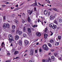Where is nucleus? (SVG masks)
Segmentation results:
<instances>
[{
  "mask_svg": "<svg viewBox=\"0 0 62 62\" xmlns=\"http://www.w3.org/2000/svg\"><path fill=\"white\" fill-rule=\"evenodd\" d=\"M18 53H19V52H18V51H15L14 52V54H15V55H16L17 54H18Z\"/></svg>",
  "mask_w": 62,
  "mask_h": 62,
  "instance_id": "nucleus-16",
  "label": "nucleus"
},
{
  "mask_svg": "<svg viewBox=\"0 0 62 62\" xmlns=\"http://www.w3.org/2000/svg\"><path fill=\"white\" fill-rule=\"evenodd\" d=\"M28 21L29 22H31V19H30V17H29L28 18Z\"/></svg>",
  "mask_w": 62,
  "mask_h": 62,
  "instance_id": "nucleus-23",
  "label": "nucleus"
},
{
  "mask_svg": "<svg viewBox=\"0 0 62 62\" xmlns=\"http://www.w3.org/2000/svg\"><path fill=\"white\" fill-rule=\"evenodd\" d=\"M37 40H37V39L34 40V42H36V41H37Z\"/></svg>",
  "mask_w": 62,
  "mask_h": 62,
  "instance_id": "nucleus-54",
  "label": "nucleus"
},
{
  "mask_svg": "<svg viewBox=\"0 0 62 62\" xmlns=\"http://www.w3.org/2000/svg\"><path fill=\"white\" fill-rule=\"evenodd\" d=\"M6 4H9V2H6Z\"/></svg>",
  "mask_w": 62,
  "mask_h": 62,
  "instance_id": "nucleus-60",
  "label": "nucleus"
},
{
  "mask_svg": "<svg viewBox=\"0 0 62 62\" xmlns=\"http://www.w3.org/2000/svg\"><path fill=\"white\" fill-rule=\"evenodd\" d=\"M53 10L56 11H57V10L55 8H53Z\"/></svg>",
  "mask_w": 62,
  "mask_h": 62,
  "instance_id": "nucleus-28",
  "label": "nucleus"
},
{
  "mask_svg": "<svg viewBox=\"0 0 62 62\" xmlns=\"http://www.w3.org/2000/svg\"><path fill=\"white\" fill-rule=\"evenodd\" d=\"M3 20L4 21H5V20H6V16H3Z\"/></svg>",
  "mask_w": 62,
  "mask_h": 62,
  "instance_id": "nucleus-34",
  "label": "nucleus"
},
{
  "mask_svg": "<svg viewBox=\"0 0 62 62\" xmlns=\"http://www.w3.org/2000/svg\"><path fill=\"white\" fill-rule=\"evenodd\" d=\"M44 13L45 15H46L48 13V12L46 10H45L44 11Z\"/></svg>",
  "mask_w": 62,
  "mask_h": 62,
  "instance_id": "nucleus-13",
  "label": "nucleus"
},
{
  "mask_svg": "<svg viewBox=\"0 0 62 62\" xmlns=\"http://www.w3.org/2000/svg\"><path fill=\"white\" fill-rule=\"evenodd\" d=\"M15 22L16 23V24H18L19 23V21H18V20H16V19H15Z\"/></svg>",
  "mask_w": 62,
  "mask_h": 62,
  "instance_id": "nucleus-18",
  "label": "nucleus"
},
{
  "mask_svg": "<svg viewBox=\"0 0 62 62\" xmlns=\"http://www.w3.org/2000/svg\"><path fill=\"white\" fill-rule=\"evenodd\" d=\"M48 10H50V11H51V10H52V9H48Z\"/></svg>",
  "mask_w": 62,
  "mask_h": 62,
  "instance_id": "nucleus-62",
  "label": "nucleus"
},
{
  "mask_svg": "<svg viewBox=\"0 0 62 62\" xmlns=\"http://www.w3.org/2000/svg\"><path fill=\"white\" fill-rule=\"evenodd\" d=\"M48 45L49 46V47H52V45H51V44L50 43H48Z\"/></svg>",
  "mask_w": 62,
  "mask_h": 62,
  "instance_id": "nucleus-30",
  "label": "nucleus"
},
{
  "mask_svg": "<svg viewBox=\"0 0 62 62\" xmlns=\"http://www.w3.org/2000/svg\"><path fill=\"white\" fill-rule=\"evenodd\" d=\"M47 34H45L44 35V37L45 39H46L47 37Z\"/></svg>",
  "mask_w": 62,
  "mask_h": 62,
  "instance_id": "nucleus-19",
  "label": "nucleus"
},
{
  "mask_svg": "<svg viewBox=\"0 0 62 62\" xmlns=\"http://www.w3.org/2000/svg\"><path fill=\"white\" fill-rule=\"evenodd\" d=\"M48 62H51V59L50 58H48Z\"/></svg>",
  "mask_w": 62,
  "mask_h": 62,
  "instance_id": "nucleus-32",
  "label": "nucleus"
},
{
  "mask_svg": "<svg viewBox=\"0 0 62 62\" xmlns=\"http://www.w3.org/2000/svg\"><path fill=\"white\" fill-rule=\"evenodd\" d=\"M36 34L37 36H38V37H40L41 36V33L39 32H37Z\"/></svg>",
  "mask_w": 62,
  "mask_h": 62,
  "instance_id": "nucleus-8",
  "label": "nucleus"
},
{
  "mask_svg": "<svg viewBox=\"0 0 62 62\" xmlns=\"http://www.w3.org/2000/svg\"><path fill=\"white\" fill-rule=\"evenodd\" d=\"M19 37L18 35H16L15 36V39L16 40H18L19 39Z\"/></svg>",
  "mask_w": 62,
  "mask_h": 62,
  "instance_id": "nucleus-11",
  "label": "nucleus"
},
{
  "mask_svg": "<svg viewBox=\"0 0 62 62\" xmlns=\"http://www.w3.org/2000/svg\"><path fill=\"white\" fill-rule=\"evenodd\" d=\"M25 14L24 13H23V15L22 16H23V17H25Z\"/></svg>",
  "mask_w": 62,
  "mask_h": 62,
  "instance_id": "nucleus-45",
  "label": "nucleus"
},
{
  "mask_svg": "<svg viewBox=\"0 0 62 62\" xmlns=\"http://www.w3.org/2000/svg\"><path fill=\"white\" fill-rule=\"evenodd\" d=\"M55 45L56 46H58L59 45V43L58 42H56L55 43Z\"/></svg>",
  "mask_w": 62,
  "mask_h": 62,
  "instance_id": "nucleus-25",
  "label": "nucleus"
},
{
  "mask_svg": "<svg viewBox=\"0 0 62 62\" xmlns=\"http://www.w3.org/2000/svg\"><path fill=\"white\" fill-rule=\"evenodd\" d=\"M7 55L8 56H10V53H8L7 54Z\"/></svg>",
  "mask_w": 62,
  "mask_h": 62,
  "instance_id": "nucleus-38",
  "label": "nucleus"
},
{
  "mask_svg": "<svg viewBox=\"0 0 62 62\" xmlns=\"http://www.w3.org/2000/svg\"><path fill=\"white\" fill-rule=\"evenodd\" d=\"M21 47H20V48H18V50H21Z\"/></svg>",
  "mask_w": 62,
  "mask_h": 62,
  "instance_id": "nucleus-58",
  "label": "nucleus"
},
{
  "mask_svg": "<svg viewBox=\"0 0 62 62\" xmlns=\"http://www.w3.org/2000/svg\"><path fill=\"white\" fill-rule=\"evenodd\" d=\"M46 60H45L44 59H43V60H42V62H45Z\"/></svg>",
  "mask_w": 62,
  "mask_h": 62,
  "instance_id": "nucleus-50",
  "label": "nucleus"
},
{
  "mask_svg": "<svg viewBox=\"0 0 62 62\" xmlns=\"http://www.w3.org/2000/svg\"><path fill=\"white\" fill-rule=\"evenodd\" d=\"M34 9L35 11H36V7H35L34 8Z\"/></svg>",
  "mask_w": 62,
  "mask_h": 62,
  "instance_id": "nucleus-55",
  "label": "nucleus"
},
{
  "mask_svg": "<svg viewBox=\"0 0 62 62\" xmlns=\"http://www.w3.org/2000/svg\"><path fill=\"white\" fill-rule=\"evenodd\" d=\"M44 32H46V31H47V29L45 28V30H44Z\"/></svg>",
  "mask_w": 62,
  "mask_h": 62,
  "instance_id": "nucleus-36",
  "label": "nucleus"
},
{
  "mask_svg": "<svg viewBox=\"0 0 62 62\" xmlns=\"http://www.w3.org/2000/svg\"><path fill=\"white\" fill-rule=\"evenodd\" d=\"M16 26L14 25H13L12 26V29H15V28H16Z\"/></svg>",
  "mask_w": 62,
  "mask_h": 62,
  "instance_id": "nucleus-20",
  "label": "nucleus"
},
{
  "mask_svg": "<svg viewBox=\"0 0 62 62\" xmlns=\"http://www.w3.org/2000/svg\"><path fill=\"white\" fill-rule=\"evenodd\" d=\"M4 36H5L6 35V33H3L2 34Z\"/></svg>",
  "mask_w": 62,
  "mask_h": 62,
  "instance_id": "nucleus-41",
  "label": "nucleus"
},
{
  "mask_svg": "<svg viewBox=\"0 0 62 62\" xmlns=\"http://www.w3.org/2000/svg\"><path fill=\"white\" fill-rule=\"evenodd\" d=\"M58 39L60 40L61 39V37L60 36H58Z\"/></svg>",
  "mask_w": 62,
  "mask_h": 62,
  "instance_id": "nucleus-17",
  "label": "nucleus"
},
{
  "mask_svg": "<svg viewBox=\"0 0 62 62\" xmlns=\"http://www.w3.org/2000/svg\"><path fill=\"white\" fill-rule=\"evenodd\" d=\"M50 41L51 43H52L53 42V40L52 39H51L50 40Z\"/></svg>",
  "mask_w": 62,
  "mask_h": 62,
  "instance_id": "nucleus-39",
  "label": "nucleus"
},
{
  "mask_svg": "<svg viewBox=\"0 0 62 62\" xmlns=\"http://www.w3.org/2000/svg\"><path fill=\"white\" fill-rule=\"evenodd\" d=\"M52 28L54 29H55L56 28V25H53V27H52Z\"/></svg>",
  "mask_w": 62,
  "mask_h": 62,
  "instance_id": "nucleus-12",
  "label": "nucleus"
},
{
  "mask_svg": "<svg viewBox=\"0 0 62 62\" xmlns=\"http://www.w3.org/2000/svg\"><path fill=\"white\" fill-rule=\"evenodd\" d=\"M35 53H36V54H37V53H38V51H37V50H35Z\"/></svg>",
  "mask_w": 62,
  "mask_h": 62,
  "instance_id": "nucleus-47",
  "label": "nucleus"
},
{
  "mask_svg": "<svg viewBox=\"0 0 62 62\" xmlns=\"http://www.w3.org/2000/svg\"><path fill=\"white\" fill-rule=\"evenodd\" d=\"M18 57H17L16 58L13 59V60H14V59H18Z\"/></svg>",
  "mask_w": 62,
  "mask_h": 62,
  "instance_id": "nucleus-42",
  "label": "nucleus"
},
{
  "mask_svg": "<svg viewBox=\"0 0 62 62\" xmlns=\"http://www.w3.org/2000/svg\"><path fill=\"white\" fill-rule=\"evenodd\" d=\"M17 9V10H19V9H20V8H16Z\"/></svg>",
  "mask_w": 62,
  "mask_h": 62,
  "instance_id": "nucleus-61",
  "label": "nucleus"
},
{
  "mask_svg": "<svg viewBox=\"0 0 62 62\" xmlns=\"http://www.w3.org/2000/svg\"><path fill=\"white\" fill-rule=\"evenodd\" d=\"M3 27L4 28H6V27L9 28V24L8 23H4L3 25Z\"/></svg>",
  "mask_w": 62,
  "mask_h": 62,
  "instance_id": "nucleus-2",
  "label": "nucleus"
},
{
  "mask_svg": "<svg viewBox=\"0 0 62 62\" xmlns=\"http://www.w3.org/2000/svg\"><path fill=\"white\" fill-rule=\"evenodd\" d=\"M4 42H3L1 43V47H4L5 46V44H4Z\"/></svg>",
  "mask_w": 62,
  "mask_h": 62,
  "instance_id": "nucleus-15",
  "label": "nucleus"
},
{
  "mask_svg": "<svg viewBox=\"0 0 62 62\" xmlns=\"http://www.w3.org/2000/svg\"><path fill=\"white\" fill-rule=\"evenodd\" d=\"M41 23L42 25H43V22H42Z\"/></svg>",
  "mask_w": 62,
  "mask_h": 62,
  "instance_id": "nucleus-63",
  "label": "nucleus"
},
{
  "mask_svg": "<svg viewBox=\"0 0 62 62\" xmlns=\"http://www.w3.org/2000/svg\"><path fill=\"white\" fill-rule=\"evenodd\" d=\"M51 59L52 61L54 60V56H52L51 57Z\"/></svg>",
  "mask_w": 62,
  "mask_h": 62,
  "instance_id": "nucleus-14",
  "label": "nucleus"
},
{
  "mask_svg": "<svg viewBox=\"0 0 62 62\" xmlns=\"http://www.w3.org/2000/svg\"><path fill=\"white\" fill-rule=\"evenodd\" d=\"M16 7H17V8H18V5L17 4L15 6Z\"/></svg>",
  "mask_w": 62,
  "mask_h": 62,
  "instance_id": "nucleus-51",
  "label": "nucleus"
},
{
  "mask_svg": "<svg viewBox=\"0 0 62 62\" xmlns=\"http://www.w3.org/2000/svg\"><path fill=\"white\" fill-rule=\"evenodd\" d=\"M50 15V12H49L48 13V15L47 16L49 17Z\"/></svg>",
  "mask_w": 62,
  "mask_h": 62,
  "instance_id": "nucleus-33",
  "label": "nucleus"
},
{
  "mask_svg": "<svg viewBox=\"0 0 62 62\" xmlns=\"http://www.w3.org/2000/svg\"><path fill=\"white\" fill-rule=\"evenodd\" d=\"M54 23H55L56 24H58V23L57 22V21H56V20H55L54 21Z\"/></svg>",
  "mask_w": 62,
  "mask_h": 62,
  "instance_id": "nucleus-21",
  "label": "nucleus"
},
{
  "mask_svg": "<svg viewBox=\"0 0 62 62\" xmlns=\"http://www.w3.org/2000/svg\"><path fill=\"white\" fill-rule=\"evenodd\" d=\"M13 43H11L10 45V46H13Z\"/></svg>",
  "mask_w": 62,
  "mask_h": 62,
  "instance_id": "nucleus-43",
  "label": "nucleus"
},
{
  "mask_svg": "<svg viewBox=\"0 0 62 62\" xmlns=\"http://www.w3.org/2000/svg\"><path fill=\"white\" fill-rule=\"evenodd\" d=\"M29 62H32L31 61H29Z\"/></svg>",
  "mask_w": 62,
  "mask_h": 62,
  "instance_id": "nucleus-64",
  "label": "nucleus"
},
{
  "mask_svg": "<svg viewBox=\"0 0 62 62\" xmlns=\"http://www.w3.org/2000/svg\"><path fill=\"white\" fill-rule=\"evenodd\" d=\"M22 34V31H19L18 34L19 35H21V34Z\"/></svg>",
  "mask_w": 62,
  "mask_h": 62,
  "instance_id": "nucleus-22",
  "label": "nucleus"
},
{
  "mask_svg": "<svg viewBox=\"0 0 62 62\" xmlns=\"http://www.w3.org/2000/svg\"><path fill=\"white\" fill-rule=\"evenodd\" d=\"M3 7H5L6 6L5 5H2Z\"/></svg>",
  "mask_w": 62,
  "mask_h": 62,
  "instance_id": "nucleus-57",
  "label": "nucleus"
},
{
  "mask_svg": "<svg viewBox=\"0 0 62 62\" xmlns=\"http://www.w3.org/2000/svg\"><path fill=\"white\" fill-rule=\"evenodd\" d=\"M45 62H48V60H46Z\"/></svg>",
  "mask_w": 62,
  "mask_h": 62,
  "instance_id": "nucleus-59",
  "label": "nucleus"
},
{
  "mask_svg": "<svg viewBox=\"0 0 62 62\" xmlns=\"http://www.w3.org/2000/svg\"><path fill=\"white\" fill-rule=\"evenodd\" d=\"M51 52H54V49H51Z\"/></svg>",
  "mask_w": 62,
  "mask_h": 62,
  "instance_id": "nucleus-46",
  "label": "nucleus"
},
{
  "mask_svg": "<svg viewBox=\"0 0 62 62\" xmlns=\"http://www.w3.org/2000/svg\"><path fill=\"white\" fill-rule=\"evenodd\" d=\"M33 9H32L31 10V11L30 10H28V12L29 13L30 15H31V13H32V12H33Z\"/></svg>",
  "mask_w": 62,
  "mask_h": 62,
  "instance_id": "nucleus-4",
  "label": "nucleus"
},
{
  "mask_svg": "<svg viewBox=\"0 0 62 62\" xmlns=\"http://www.w3.org/2000/svg\"><path fill=\"white\" fill-rule=\"evenodd\" d=\"M33 27H34V28H35V27H37V26H38V25H33V26H32Z\"/></svg>",
  "mask_w": 62,
  "mask_h": 62,
  "instance_id": "nucleus-31",
  "label": "nucleus"
},
{
  "mask_svg": "<svg viewBox=\"0 0 62 62\" xmlns=\"http://www.w3.org/2000/svg\"><path fill=\"white\" fill-rule=\"evenodd\" d=\"M59 22H60V23H62V19H60L59 20Z\"/></svg>",
  "mask_w": 62,
  "mask_h": 62,
  "instance_id": "nucleus-29",
  "label": "nucleus"
},
{
  "mask_svg": "<svg viewBox=\"0 0 62 62\" xmlns=\"http://www.w3.org/2000/svg\"><path fill=\"white\" fill-rule=\"evenodd\" d=\"M58 59L60 60H62V58H59Z\"/></svg>",
  "mask_w": 62,
  "mask_h": 62,
  "instance_id": "nucleus-48",
  "label": "nucleus"
},
{
  "mask_svg": "<svg viewBox=\"0 0 62 62\" xmlns=\"http://www.w3.org/2000/svg\"><path fill=\"white\" fill-rule=\"evenodd\" d=\"M39 52H42V50L40 48L39 49Z\"/></svg>",
  "mask_w": 62,
  "mask_h": 62,
  "instance_id": "nucleus-44",
  "label": "nucleus"
},
{
  "mask_svg": "<svg viewBox=\"0 0 62 62\" xmlns=\"http://www.w3.org/2000/svg\"><path fill=\"white\" fill-rule=\"evenodd\" d=\"M53 24L51 23L49 24V27H52V26H53Z\"/></svg>",
  "mask_w": 62,
  "mask_h": 62,
  "instance_id": "nucleus-24",
  "label": "nucleus"
},
{
  "mask_svg": "<svg viewBox=\"0 0 62 62\" xmlns=\"http://www.w3.org/2000/svg\"><path fill=\"white\" fill-rule=\"evenodd\" d=\"M30 54L31 55H33V54L34 53V51L32 49H31L30 52Z\"/></svg>",
  "mask_w": 62,
  "mask_h": 62,
  "instance_id": "nucleus-6",
  "label": "nucleus"
},
{
  "mask_svg": "<svg viewBox=\"0 0 62 62\" xmlns=\"http://www.w3.org/2000/svg\"><path fill=\"white\" fill-rule=\"evenodd\" d=\"M22 23H24V22H25V21H24V20L23 19H22Z\"/></svg>",
  "mask_w": 62,
  "mask_h": 62,
  "instance_id": "nucleus-35",
  "label": "nucleus"
},
{
  "mask_svg": "<svg viewBox=\"0 0 62 62\" xmlns=\"http://www.w3.org/2000/svg\"><path fill=\"white\" fill-rule=\"evenodd\" d=\"M50 32L51 33V34L50 35L51 36H52L53 35V33L52 32V31H50Z\"/></svg>",
  "mask_w": 62,
  "mask_h": 62,
  "instance_id": "nucleus-37",
  "label": "nucleus"
},
{
  "mask_svg": "<svg viewBox=\"0 0 62 62\" xmlns=\"http://www.w3.org/2000/svg\"><path fill=\"white\" fill-rule=\"evenodd\" d=\"M49 1V0H48L47 1V2L49 3H50V1Z\"/></svg>",
  "mask_w": 62,
  "mask_h": 62,
  "instance_id": "nucleus-53",
  "label": "nucleus"
},
{
  "mask_svg": "<svg viewBox=\"0 0 62 62\" xmlns=\"http://www.w3.org/2000/svg\"><path fill=\"white\" fill-rule=\"evenodd\" d=\"M54 18H55V17L53 16H50V20H53Z\"/></svg>",
  "mask_w": 62,
  "mask_h": 62,
  "instance_id": "nucleus-5",
  "label": "nucleus"
},
{
  "mask_svg": "<svg viewBox=\"0 0 62 62\" xmlns=\"http://www.w3.org/2000/svg\"><path fill=\"white\" fill-rule=\"evenodd\" d=\"M23 36L24 38H26V37H27V35L25 34H23Z\"/></svg>",
  "mask_w": 62,
  "mask_h": 62,
  "instance_id": "nucleus-26",
  "label": "nucleus"
},
{
  "mask_svg": "<svg viewBox=\"0 0 62 62\" xmlns=\"http://www.w3.org/2000/svg\"><path fill=\"white\" fill-rule=\"evenodd\" d=\"M19 45H22L23 44V42L21 40H19Z\"/></svg>",
  "mask_w": 62,
  "mask_h": 62,
  "instance_id": "nucleus-10",
  "label": "nucleus"
},
{
  "mask_svg": "<svg viewBox=\"0 0 62 62\" xmlns=\"http://www.w3.org/2000/svg\"><path fill=\"white\" fill-rule=\"evenodd\" d=\"M37 3H35L34 4H33L32 5V6H37Z\"/></svg>",
  "mask_w": 62,
  "mask_h": 62,
  "instance_id": "nucleus-27",
  "label": "nucleus"
},
{
  "mask_svg": "<svg viewBox=\"0 0 62 62\" xmlns=\"http://www.w3.org/2000/svg\"><path fill=\"white\" fill-rule=\"evenodd\" d=\"M16 10H17V8H16L14 10V11H16Z\"/></svg>",
  "mask_w": 62,
  "mask_h": 62,
  "instance_id": "nucleus-56",
  "label": "nucleus"
},
{
  "mask_svg": "<svg viewBox=\"0 0 62 62\" xmlns=\"http://www.w3.org/2000/svg\"><path fill=\"white\" fill-rule=\"evenodd\" d=\"M9 41L11 42V43L12 42V41L14 40L13 38V37H12L11 36V34L9 35Z\"/></svg>",
  "mask_w": 62,
  "mask_h": 62,
  "instance_id": "nucleus-1",
  "label": "nucleus"
},
{
  "mask_svg": "<svg viewBox=\"0 0 62 62\" xmlns=\"http://www.w3.org/2000/svg\"><path fill=\"white\" fill-rule=\"evenodd\" d=\"M54 55L55 56H56V55H57V54H56V53H54Z\"/></svg>",
  "mask_w": 62,
  "mask_h": 62,
  "instance_id": "nucleus-49",
  "label": "nucleus"
},
{
  "mask_svg": "<svg viewBox=\"0 0 62 62\" xmlns=\"http://www.w3.org/2000/svg\"><path fill=\"white\" fill-rule=\"evenodd\" d=\"M28 31L29 32V33H28V34L29 35H30V33H31V29H30V28H28Z\"/></svg>",
  "mask_w": 62,
  "mask_h": 62,
  "instance_id": "nucleus-7",
  "label": "nucleus"
},
{
  "mask_svg": "<svg viewBox=\"0 0 62 62\" xmlns=\"http://www.w3.org/2000/svg\"><path fill=\"white\" fill-rule=\"evenodd\" d=\"M24 42L26 45H28V44H29V42H28L27 40H24Z\"/></svg>",
  "mask_w": 62,
  "mask_h": 62,
  "instance_id": "nucleus-9",
  "label": "nucleus"
},
{
  "mask_svg": "<svg viewBox=\"0 0 62 62\" xmlns=\"http://www.w3.org/2000/svg\"><path fill=\"white\" fill-rule=\"evenodd\" d=\"M23 31H24V32H25V27L23 29Z\"/></svg>",
  "mask_w": 62,
  "mask_h": 62,
  "instance_id": "nucleus-40",
  "label": "nucleus"
},
{
  "mask_svg": "<svg viewBox=\"0 0 62 62\" xmlns=\"http://www.w3.org/2000/svg\"><path fill=\"white\" fill-rule=\"evenodd\" d=\"M43 48L44 50L45 51H48V48L47 45H44L43 46Z\"/></svg>",
  "mask_w": 62,
  "mask_h": 62,
  "instance_id": "nucleus-3",
  "label": "nucleus"
},
{
  "mask_svg": "<svg viewBox=\"0 0 62 62\" xmlns=\"http://www.w3.org/2000/svg\"><path fill=\"white\" fill-rule=\"evenodd\" d=\"M10 61L9 60L7 61L6 62H10Z\"/></svg>",
  "mask_w": 62,
  "mask_h": 62,
  "instance_id": "nucleus-52",
  "label": "nucleus"
}]
</instances>
